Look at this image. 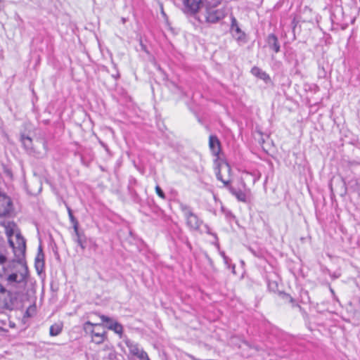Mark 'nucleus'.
Here are the masks:
<instances>
[{
  "label": "nucleus",
  "instance_id": "1",
  "mask_svg": "<svg viewBox=\"0 0 360 360\" xmlns=\"http://www.w3.org/2000/svg\"><path fill=\"white\" fill-rule=\"evenodd\" d=\"M10 266L13 268V271L8 274L5 280L15 300L17 295L22 292L27 285L29 271L24 257H15Z\"/></svg>",
  "mask_w": 360,
  "mask_h": 360
},
{
  "label": "nucleus",
  "instance_id": "2",
  "mask_svg": "<svg viewBox=\"0 0 360 360\" xmlns=\"http://www.w3.org/2000/svg\"><path fill=\"white\" fill-rule=\"evenodd\" d=\"M220 3L221 0H208L206 1L203 7V15L206 22L214 23L225 17L226 10Z\"/></svg>",
  "mask_w": 360,
  "mask_h": 360
},
{
  "label": "nucleus",
  "instance_id": "3",
  "mask_svg": "<svg viewBox=\"0 0 360 360\" xmlns=\"http://www.w3.org/2000/svg\"><path fill=\"white\" fill-rule=\"evenodd\" d=\"M8 238V243L12 248L15 257L18 258L25 257L26 250L25 239L22 236L20 232L15 233L13 228L7 227L6 231Z\"/></svg>",
  "mask_w": 360,
  "mask_h": 360
},
{
  "label": "nucleus",
  "instance_id": "4",
  "mask_svg": "<svg viewBox=\"0 0 360 360\" xmlns=\"http://www.w3.org/2000/svg\"><path fill=\"white\" fill-rule=\"evenodd\" d=\"M21 142L25 149L30 154L41 157L44 155L47 151V144L44 139H37L36 141L37 145L34 146L32 139L22 135L21 136Z\"/></svg>",
  "mask_w": 360,
  "mask_h": 360
},
{
  "label": "nucleus",
  "instance_id": "5",
  "mask_svg": "<svg viewBox=\"0 0 360 360\" xmlns=\"http://www.w3.org/2000/svg\"><path fill=\"white\" fill-rule=\"evenodd\" d=\"M15 304V297L11 290H8L0 283V308L11 310Z\"/></svg>",
  "mask_w": 360,
  "mask_h": 360
},
{
  "label": "nucleus",
  "instance_id": "6",
  "mask_svg": "<svg viewBox=\"0 0 360 360\" xmlns=\"http://www.w3.org/2000/svg\"><path fill=\"white\" fill-rule=\"evenodd\" d=\"M124 344L129 349V354L140 360H150L147 353L134 341L126 339Z\"/></svg>",
  "mask_w": 360,
  "mask_h": 360
},
{
  "label": "nucleus",
  "instance_id": "7",
  "mask_svg": "<svg viewBox=\"0 0 360 360\" xmlns=\"http://www.w3.org/2000/svg\"><path fill=\"white\" fill-rule=\"evenodd\" d=\"M13 210L11 198L5 193L0 191V217L9 216Z\"/></svg>",
  "mask_w": 360,
  "mask_h": 360
},
{
  "label": "nucleus",
  "instance_id": "8",
  "mask_svg": "<svg viewBox=\"0 0 360 360\" xmlns=\"http://www.w3.org/2000/svg\"><path fill=\"white\" fill-rule=\"evenodd\" d=\"M231 167L227 162H219L216 171L217 179L222 181L225 186L228 185L231 181Z\"/></svg>",
  "mask_w": 360,
  "mask_h": 360
},
{
  "label": "nucleus",
  "instance_id": "9",
  "mask_svg": "<svg viewBox=\"0 0 360 360\" xmlns=\"http://www.w3.org/2000/svg\"><path fill=\"white\" fill-rule=\"evenodd\" d=\"M88 326H92V327L94 326V327L97 328V330H95V329L90 330V332L91 333V337H92V341L96 344L102 343L105 338V332L103 328H101V330H100V328H101V325L98 324V323L94 324L90 321H87L84 324V329L87 330Z\"/></svg>",
  "mask_w": 360,
  "mask_h": 360
},
{
  "label": "nucleus",
  "instance_id": "10",
  "mask_svg": "<svg viewBox=\"0 0 360 360\" xmlns=\"http://www.w3.org/2000/svg\"><path fill=\"white\" fill-rule=\"evenodd\" d=\"M181 210L186 218L187 225L193 230H198L202 221L199 220L198 217L193 213L188 207L186 205L181 206Z\"/></svg>",
  "mask_w": 360,
  "mask_h": 360
},
{
  "label": "nucleus",
  "instance_id": "11",
  "mask_svg": "<svg viewBox=\"0 0 360 360\" xmlns=\"http://www.w3.org/2000/svg\"><path fill=\"white\" fill-rule=\"evenodd\" d=\"M208 0H184V6L187 12L195 13L200 8H203Z\"/></svg>",
  "mask_w": 360,
  "mask_h": 360
},
{
  "label": "nucleus",
  "instance_id": "12",
  "mask_svg": "<svg viewBox=\"0 0 360 360\" xmlns=\"http://www.w3.org/2000/svg\"><path fill=\"white\" fill-rule=\"evenodd\" d=\"M101 319L103 322H106L108 323V328L110 330H112L115 331L117 334H121L123 331L122 326L117 323V321H112L110 318L105 316V315H101L100 316Z\"/></svg>",
  "mask_w": 360,
  "mask_h": 360
},
{
  "label": "nucleus",
  "instance_id": "13",
  "mask_svg": "<svg viewBox=\"0 0 360 360\" xmlns=\"http://www.w3.org/2000/svg\"><path fill=\"white\" fill-rule=\"evenodd\" d=\"M209 146L214 155H218L220 153V142L217 136H210L209 139Z\"/></svg>",
  "mask_w": 360,
  "mask_h": 360
},
{
  "label": "nucleus",
  "instance_id": "14",
  "mask_svg": "<svg viewBox=\"0 0 360 360\" xmlns=\"http://www.w3.org/2000/svg\"><path fill=\"white\" fill-rule=\"evenodd\" d=\"M44 255L42 252V248L41 246H39L38 254L35 258V267L38 272H40L43 270L44 266Z\"/></svg>",
  "mask_w": 360,
  "mask_h": 360
},
{
  "label": "nucleus",
  "instance_id": "15",
  "mask_svg": "<svg viewBox=\"0 0 360 360\" xmlns=\"http://www.w3.org/2000/svg\"><path fill=\"white\" fill-rule=\"evenodd\" d=\"M267 43L269 46L273 49L276 53L279 52L280 45L278 41V38L274 34H271L268 36Z\"/></svg>",
  "mask_w": 360,
  "mask_h": 360
},
{
  "label": "nucleus",
  "instance_id": "16",
  "mask_svg": "<svg viewBox=\"0 0 360 360\" xmlns=\"http://www.w3.org/2000/svg\"><path fill=\"white\" fill-rule=\"evenodd\" d=\"M230 193L234 195L238 201L245 202H246V194L241 190L236 189L233 187L229 188Z\"/></svg>",
  "mask_w": 360,
  "mask_h": 360
},
{
  "label": "nucleus",
  "instance_id": "17",
  "mask_svg": "<svg viewBox=\"0 0 360 360\" xmlns=\"http://www.w3.org/2000/svg\"><path fill=\"white\" fill-rule=\"evenodd\" d=\"M231 30L233 32V34L237 37L238 39H240L241 37L243 35L238 25L237 20L234 17H232L231 18Z\"/></svg>",
  "mask_w": 360,
  "mask_h": 360
},
{
  "label": "nucleus",
  "instance_id": "18",
  "mask_svg": "<svg viewBox=\"0 0 360 360\" xmlns=\"http://www.w3.org/2000/svg\"><path fill=\"white\" fill-rule=\"evenodd\" d=\"M75 234L77 236V239H76L77 243L80 246V248L82 250H84L86 248V238L85 235L83 233H80L78 229H77V231H75Z\"/></svg>",
  "mask_w": 360,
  "mask_h": 360
},
{
  "label": "nucleus",
  "instance_id": "19",
  "mask_svg": "<svg viewBox=\"0 0 360 360\" xmlns=\"http://www.w3.org/2000/svg\"><path fill=\"white\" fill-rule=\"evenodd\" d=\"M63 329V324L61 323H56L50 327L49 334L51 336H56L59 335Z\"/></svg>",
  "mask_w": 360,
  "mask_h": 360
},
{
  "label": "nucleus",
  "instance_id": "20",
  "mask_svg": "<svg viewBox=\"0 0 360 360\" xmlns=\"http://www.w3.org/2000/svg\"><path fill=\"white\" fill-rule=\"evenodd\" d=\"M67 209H68V216H69L70 220L73 225L74 231H77V227L79 226L78 221L74 217L72 210L69 207H68Z\"/></svg>",
  "mask_w": 360,
  "mask_h": 360
},
{
  "label": "nucleus",
  "instance_id": "21",
  "mask_svg": "<svg viewBox=\"0 0 360 360\" xmlns=\"http://www.w3.org/2000/svg\"><path fill=\"white\" fill-rule=\"evenodd\" d=\"M251 72L253 75H257L263 79L267 77L265 72L261 71V70L257 67L253 68Z\"/></svg>",
  "mask_w": 360,
  "mask_h": 360
},
{
  "label": "nucleus",
  "instance_id": "22",
  "mask_svg": "<svg viewBox=\"0 0 360 360\" xmlns=\"http://www.w3.org/2000/svg\"><path fill=\"white\" fill-rule=\"evenodd\" d=\"M36 313V307L34 305L30 306L25 312L24 317L30 318Z\"/></svg>",
  "mask_w": 360,
  "mask_h": 360
},
{
  "label": "nucleus",
  "instance_id": "23",
  "mask_svg": "<svg viewBox=\"0 0 360 360\" xmlns=\"http://www.w3.org/2000/svg\"><path fill=\"white\" fill-rule=\"evenodd\" d=\"M155 191H156L157 194L158 195V196H160L161 198H162V199L165 198V195L159 186H156Z\"/></svg>",
  "mask_w": 360,
  "mask_h": 360
},
{
  "label": "nucleus",
  "instance_id": "24",
  "mask_svg": "<svg viewBox=\"0 0 360 360\" xmlns=\"http://www.w3.org/2000/svg\"><path fill=\"white\" fill-rule=\"evenodd\" d=\"M6 262V257L3 255H0V266H2L3 269L4 268V264Z\"/></svg>",
  "mask_w": 360,
  "mask_h": 360
},
{
  "label": "nucleus",
  "instance_id": "25",
  "mask_svg": "<svg viewBox=\"0 0 360 360\" xmlns=\"http://www.w3.org/2000/svg\"><path fill=\"white\" fill-rule=\"evenodd\" d=\"M269 287L271 288V283H269Z\"/></svg>",
  "mask_w": 360,
  "mask_h": 360
},
{
  "label": "nucleus",
  "instance_id": "26",
  "mask_svg": "<svg viewBox=\"0 0 360 360\" xmlns=\"http://www.w3.org/2000/svg\"><path fill=\"white\" fill-rule=\"evenodd\" d=\"M122 22H125V19L124 18H122Z\"/></svg>",
  "mask_w": 360,
  "mask_h": 360
}]
</instances>
